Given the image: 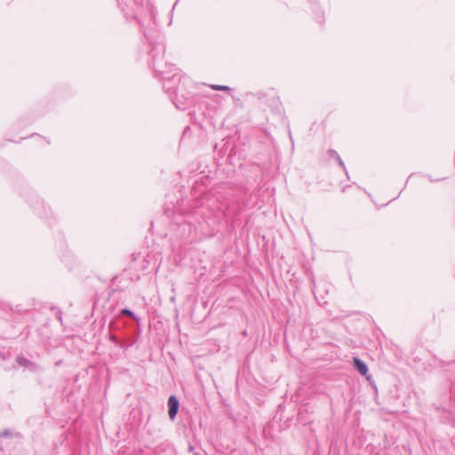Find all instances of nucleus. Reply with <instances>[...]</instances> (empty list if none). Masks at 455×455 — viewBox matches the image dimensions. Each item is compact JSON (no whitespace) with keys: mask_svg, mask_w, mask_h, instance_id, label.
Returning a JSON list of instances; mask_svg holds the SVG:
<instances>
[{"mask_svg":"<svg viewBox=\"0 0 455 455\" xmlns=\"http://www.w3.org/2000/svg\"><path fill=\"white\" fill-rule=\"evenodd\" d=\"M179 401L175 395H171L168 399V414L171 419H175L179 411Z\"/></svg>","mask_w":455,"mask_h":455,"instance_id":"f257e3e1","label":"nucleus"},{"mask_svg":"<svg viewBox=\"0 0 455 455\" xmlns=\"http://www.w3.org/2000/svg\"><path fill=\"white\" fill-rule=\"evenodd\" d=\"M354 365L357 371L363 376L366 375L368 372L367 365L358 358H354Z\"/></svg>","mask_w":455,"mask_h":455,"instance_id":"f03ea898","label":"nucleus"},{"mask_svg":"<svg viewBox=\"0 0 455 455\" xmlns=\"http://www.w3.org/2000/svg\"><path fill=\"white\" fill-rule=\"evenodd\" d=\"M328 155L330 156V157L334 158L338 162L339 165L344 171H346V167H345L344 162L342 161V159L340 158V156H339L337 151H335L334 149H329L328 150Z\"/></svg>","mask_w":455,"mask_h":455,"instance_id":"7ed1b4c3","label":"nucleus"},{"mask_svg":"<svg viewBox=\"0 0 455 455\" xmlns=\"http://www.w3.org/2000/svg\"><path fill=\"white\" fill-rule=\"evenodd\" d=\"M211 88L215 91H231V88L226 85H218V84H212L211 85Z\"/></svg>","mask_w":455,"mask_h":455,"instance_id":"20e7f679","label":"nucleus"},{"mask_svg":"<svg viewBox=\"0 0 455 455\" xmlns=\"http://www.w3.org/2000/svg\"><path fill=\"white\" fill-rule=\"evenodd\" d=\"M120 314H121L122 315H124V316H129V317H131V318H132V319H134V320H136V319H137V318H136V315H135L133 314V312H132V311H131L130 309H126V308L122 309V310H121V312H120Z\"/></svg>","mask_w":455,"mask_h":455,"instance_id":"39448f33","label":"nucleus"},{"mask_svg":"<svg viewBox=\"0 0 455 455\" xmlns=\"http://www.w3.org/2000/svg\"><path fill=\"white\" fill-rule=\"evenodd\" d=\"M17 362L19 363V364L20 365H26L27 363V359L23 358V357H18L17 358Z\"/></svg>","mask_w":455,"mask_h":455,"instance_id":"423d86ee","label":"nucleus"},{"mask_svg":"<svg viewBox=\"0 0 455 455\" xmlns=\"http://www.w3.org/2000/svg\"><path fill=\"white\" fill-rule=\"evenodd\" d=\"M110 339L115 343V344H117L118 341H117V339L115 337V336H110Z\"/></svg>","mask_w":455,"mask_h":455,"instance_id":"0eeeda50","label":"nucleus"},{"mask_svg":"<svg viewBox=\"0 0 455 455\" xmlns=\"http://www.w3.org/2000/svg\"><path fill=\"white\" fill-rule=\"evenodd\" d=\"M7 435H9L8 431H4V432H3V433H1V434H0V436H1V437L7 436Z\"/></svg>","mask_w":455,"mask_h":455,"instance_id":"6e6552de","label":"nucleus"}]
</instances>
